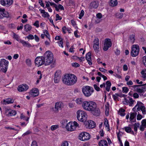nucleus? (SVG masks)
<instances>
[{"instance_id":"bf43d9fd","label":"nucleus","mask_w":146,"mask_h":146,"mask_svg":"<svg viewBox=\"0 0 146 146\" xmlns=\"http://www.w3.org/2000/svg\"><path fill=\"white\" fill-rule=\"evenodd\" d=\"M72 125L73 126H74V127H75V129H76V127L78 126V124L75 121H74L73 123H72Z\"/></svg>"},{"instance_id":"dca6fc26","label":"nucleus","mask_w":146,"mask_h":146,"mask_svg":"<svg viewBox=\"0 0 146 146\" xmlns=\"http://www.w3.org/2000/svg\"><path fill=\"white\" fill-rule=\"evenodd\" d=\"M66 128L68 131H72L75 129V127L73 126L72 123L71 122H69L67 124Z\"/></svg>"},{"instance_id":"e433bc0d","label":"nucleus","mask_w":146,"mask_h":146,"mask_svg":"<svg viewBox=\"0 0 146 146\" xmlns=\"http://www.w3.org/2000/svg\"><path fill=\"white\" fill-rule=\"evenodd\" d=\"M93 45H98L99 44V40L98 38H96L93 42Z\"/></svg>"},{"instance_id":"a211bd4d","label":"nucleus","mask_w":146,"mask_h":146,"mask_svg":"<svg viewBox=\"0 0 146 146\" xmlns=\"http://www.w3.org/2000/svg\"><path fill=\"white\" fill-rule=\"evenodd\" d=\"M29 86L27 85H22L19 86L18 90L19 92L24 91L27 90Z\"/></svg>"},{"instance_id":"c03bdc74","label":"nucleus","mask_w":146,"mask_h":146,"mask_svg":"<svg viewBox=\"0 0 146 146\" xmlns=\"http://www.w3.org/2000/svg\"><path fill=\"white\" fill-rule=\"evenodd\" d=\"M146 72V70H142L141 72L142 77L144 78H146V73L145 72Z\"/></svg>"},{"instance_id":"5701e85b","label":"nucleus","mask_w":146,"mask_h":146,"mask_svg":"<svg viewBox=\"0 0 146 146\" xmlns=\"http://www.w3.org/2000/svg\"><path fill=\"white\" fill-rule=\"evenodd\" d=\"M122 129H124L125 131L127 133H129L133 135H134V132L132 130L131 127H125Z\"/></svg>"},{"instance_id":"ddd939ff","label":"nucleus","mask_w":146,"mask_h":146,"mask_svg":"<svg viewBox=\"0 0 146 146\" xmlns=\"http://www.w3.org/2000/svg\"><path fill=\"white\" fill-rule=\"evenodd\" d=\"M9 17V13L5 11L4 8H0V18L2 19L4 17Z\"/></svg>"},{"instance_id":"9d476101","label":"nucleus","mask_w":146,"mask_h":146,"mask_svg":"<svg viewBox=\"0 0 146 146\" xmlns=\"http://www.w3.org/2000/svg\"><path fill=\"white\" fill-rule=\"evenodd\" d=\"M112 45L111 40L110 39L108 38H106L105 40L103 50L106 51L108 50L109 48Z\"/></svg>"},{"instance_id":"a18cd8bd","label":"nucleus","mask_w":146,"mask_h":146,"mask_svg":"<svg viewBox=\"0 0 146 146\" xmlns=\"http://www.w3.org/2000/svg\"><path fill=\"white\" fill-rule=\"evenodd\" d=\"M118 96H119L117 94H115L112 95V98L115 101H116L117 99Z\"/></svg>"},{"instance_id":"4d7b16f0","label":"nucleus","mask_w":146,"mask_h":146,"mask_svg":"<svg viewBox=\"0 0 146 146\" xmlns=\"http://www.w3.org/2000/svg\"><path fill=\"white\" fill-rule=\"evenodd\" d=\"M143 63L144 65L146 67V56L143 57Z\"/></svg>"},{"instance_id":"473e14b6","label":"nucleus","mask_w":146,"mask_h":146,"mask_svg":"<svg viewBox=\"0 0 146 146\" xmlns=\"http://www.w3.org/2000/svg\"><path fill=\"white\" fill-rule=\"evenodd\" d=\"M76 103L78 104H82H82L84 102V100L81 98H78L76 100Z\"/></svg>"},{"instance_id":"f704fd0d","label":"nucleus","mask_w":146,"mask_h":146,"mask_svg":"<svg viewBox=\"0 0 146 146\" xmlns=\"http://www.w3.org/2000/svg\"><path fill=\"white\" fill-rule=\"evenodd\" d=\"M32 29V27L29 24H27L25 25L24 29L25 31L27 32L30 31Z\"/></svg>"},{"instance_id":"4c0bfd02","label":"nucleus","mask_w":146,"mask_h":146,"mask_svg":"<svg viewBox=\"0 0 146 146\" xmlns=\"http://www.w3.org/2000/svg\"><path fill=\"white\" fill-rule=\"evenodd\" d=\"M140 124L139 123H135L133 125L134 126V129L135 131L137 132V128L139 127Z\"/></svg>"},{"instance_id":"052dcab7","label":"nucleus","mask_w":146,"mask_h":146,"mask_svg":"<svg viewBox=\"0 0 146 146\" xmlns=\"http://www.w3.org/2000/svg\"><path fill=\"white\" fill-rule=\"evenodd\" d=\"M20 25L21 26H18L17 27V29L18 30H22L23 29V25L21 23Z\"/></svg>"},{"instance_id":"09e8293b","label":"nucleus","mask_w":146,"mask_h":146,"mask_svg":"<svg viewBox=\"0 0 146 146\" xmlns=\"http://www.w3.org/2000/svg\"><path fill=\"white\" fill-rule=\"evenodd\" d=\"M20 118L21 119H24L26 120L27 121H28V119H29V117L27 118H26L25 116L23 115V114H21Z\"/></svg>"},{"instance_id":"864d4df0","label":"nucleus","mask_w":146,"mask_h":146,"mask_svg":"<svg viewBox=\"0 0 146 146\" xmlns=\"http://www.w3.org/2000/svg\"><path fill=\"white\" fill-rule=\"evenodd\" d=\"M59 45L62 48H63V43L62 40V39H61V40L58 42Z\"/></svg>"},{"instance_id":"bb28decb","label":"nucleus","mask_w":146,"mask_h":146,"mask_svg":"<svg viewBox=\"0 0 146 146\" xmlns=\"http://www.w3.org/2000/svg\"><path fill=\"white\" fill-rule=\"evenodd\" d=\"M99 146H108L107 141L105 140H101L99 143Z\"/></svg>"},{"instance_id":"3c124183","label":"nucleus","mask_w":146,"mask_h":146,"mask_svg":"<svg viewBox=\"0 0 146 146\" xmlns=\"http://www.w3.org/2000/svg\"><path fill=\"white\" fill-rule=\"evenodd\" d=\"M84 11L83 10H82L81 11V12L79 15V18L81 19H82V17L84 16Z\"/></svg>"},{"instance_id":"2eb2a0df","label":"nucleus","mask_w":146,"mask_h":146,"mask_svg":"<svg viewBox=\"0 0 146 146\" xmlns=\"http://www.w3.org/2000/svg\"><path fill=\"white\" fill-rule=\"evenodd\" d=\"M30 95L31 96L34 97L38 96L39 94L38 89L37 88H33L31 90Z\"/></svg>"},{"instance_id":"c9c22d12","label":"nucleus","mask_w":146,"mask_h":146,"mask_svg":"<svg viewBox=\"0 0 146 146\" xmlns=\"http://www.w3.org/2000/svg\"><path fill=\"white\" fill-rule=\"evenodd\" d=\"M109 105L108 104L107 105H105V112L106 115L108 116L109 115Z\"/></svg>"},{"instance_id":"c85d7f7f","label":"nucleus","mask_w":146,"mask_h":146,"mask_svg":"<svg viewBox=\"0 0 146 146\" xmlns=\"http://www.w3.org/2000/svg\"><path fill=\"white\" fill-rule=\"evenodd\" d=\"M106 90L107 91L109 92L111 85V83L110 81L108 80L106 82Z\"/></svg>"},{"instance_id":"e2e57ef3","label":"nucleus","mask_w":146,"mask_h":146,"mask_svg":"<svg viewBox=\"0 0 146 146\" xmlns=\"http://www.w3.org/2000/svg\"><path fill=\"white\" fill-rule=\"evenodd\" d=\"M27 37L29 39H33L34 38V36L32 35H29L28 36H27Z\"/></svg>"},{"instance_id":"5fc2aeb1","label":"nucleus","mask_w":146,"mask_h":146,"mask_svg":"<svg viewBox=\"0 0 146 146\" xmlns=\"http://www.w3.org/2000/svg\"><path fill=\"white\" fill-rule=\"evenodd\" d=\"M129 100L126 98H124V100L123 101V103L124 104H128Z\"/></svg>"},{"instance_id":"680f3d73","label":"nucleus","mask_w":146,"mask_h":146,"mask_svg":"<svg viewBox=\"0 0 146 146\" xmlns=\"http://www.w3.org/2000/svg\"><path fill=\"white\" fill-rule=\"evenodd\" d=\"M133 96L134 98H137L139 97V95L136 93H134Z\"/></svg>"},{"instance_id":"6e6d98bb","label":"nucleus","mask_w":146,"mask_h":146,"mask_svg":"<svg viewBox=\"0 0 146 146\" xmlns=\"http://www.w3.org/2000/svg\"><path fill=\"white\" fill-rule=\"evenodd\" d=\"M94 87L95 89L97 91H100V88L96 84H94Z\"/></svg>"},{"instance_id":"f03ea898","label":"nucleus","mask_w":146,"mask_h":146,"mask_svg":"<svg viewBox=\"0 0 146 146\" xmlns=\"http://www.w3.org/2000/svg\"><path fill=\"white\" fill-rule=\"evenodd\" d=\"M77 77L74 74H67L62 78L63 83L67 86H72L75 84L77 82Z\"/></svg>"},{"instance_id":"412c9836","label":"nucleus","mask_w":146,"mask_h":146,"mask_svg":"<svg viewBox=\"0 0 146 146\" xmlns=\"http://www.w3.org/2000/svg\"><path fill=\"white\" fill-rule=\"evenodd\" d=\"M6 111V113L8 116L15 115L16 114V112L14 110H9L8 109H7Z\"/></svg>"},{"instance_id":"de8ad7c7","label":"nucleus","mask_w":146,"mask_h":146,"mask_svg":"<svg viewBox=\"0 0 146 146\" xmlns=\"http://www.w3.org/2000/svg\"><path fill=\"white\" fill-rule=\"evenodd\" d=\"M58 125H52L51 127V129L52 131H54L58 127Z\"/></svg>"},{"instance_id":"1a4fd4ad","label":"nucleus","mask_w":146,"mask_h":146,"mask_svg":"<svg viewBox=\"0 0 146 146\" xmlns=\"http://www.w3.org/2000/svg\"><path fill=\"white\" fill-rule=\"evenodd\" d=\"M35 65L38 67H39L44 64L45 65V60L43 56H38L35 60Z\"/></svg>"},{"instance_id":"ea45409f","label":"nucleus","mask_w":146,"mask_h":146,"mask_svg":"<svg viewBox=\"0 0 146 146\" xmlns=\"http://www.w3.org/2000/svg\"><path fill=\"white\" fill-rule=\"evenodd\" d=\"M13 38L14 39H16L18 41H20V40H21L19 38V35L15 33H13Z\"/></svg>"},{"instance_id":"69168bd1","label":"nucleus","mask_w":146,"mask_h":146,"mask_svg":"<svg viewBox=\"0 0 146 146\" xmlns=\"http://www.w3.org/2000/svg\"><path fill=\"white\" fill-rule=\"evenodd\" d=\"M72 66H73L77 67H79L80 66V65L78 63L76 62H75L72 64Z\"/></svg>"},{"instance_id":"49530a36","label":"nucleus","mask_w":146,"mask_h":146,"mask_svg":"<svg viewBox=\"0 0 146 146\" xmlns=\"http://www.w3.org/2000/svg\"><path fill=\"white\" fill-rule=\"evenodd\" d=\"M26 63L27 65L29 66H30L31 64V61L29 59H27L26 60Z\"/></svg>"},{"instance_id":"13d9d810","label":"nucleus","mask_w":146,"mask_h":146,"mask_svg":"<svg viewBox=\"0 0 146 146\" xmlns=\"http://www.w3.org/2000/svg\"><path fill=\"white\" fill-rule=\"evenodd\" d=\"M67 28L66 27L64 26L62 28V31L64 34H66V30Z\"/></svg>"},{"instance_id":"cd10ccee","label":"nucleus","mask_w":146,"mask_h":146,"mask_svg":"<svg viewBox=\"0 0 146 146\" xmlns=\"http://www.w3.org/2000/svg\"><path fill=\"white\" fill-rule=\"evenodd\" d=\"M137 113L136 112L131 113L129 118L130 121L134 122L133 120L135 118Z\"/></svg>"},{"instance_id":"c756f323","label":"nucleus","mask_w":146,"mask_h":146,"mask_svg":"<svg viewBox=\"0 0 146 146\" xmlns=\"http://www.w3.org/2000/svg\"><path fill=\"white\" fill-rule=\"evenodd\" d=\"M129 38L130 42H131L132 44H133L135 40V35L133 34L130 35L129 36Z\"/></svg>"},{"instance_id":"a878e982","label":"nucleus","mask_w":146,"mask_h":146,"mask_svg":"<svg viewBox=\"0 0 146 146\" xmlns=\"http://www.w3.org/2000/svg\"><path fill=\"white\" fill-rule=\"evenodd\" d=\"M20 42L22 43L24 46L27 47H30L31 46V45L28 42H26L24 40H20Z\"/></svg>"},{"instance_id":"58836bf2","label":"nucleus","mask_w":146,"mask_h":146,"mask_svg":"<svg viewBox=\"0 0 146 146\" xmlns=\"http://www.w3.org/2000/svg\"><path fill=\"white\" fill-rule=\"evenodd\" d=\"M93 47L95 51L98 53L99 51V45H93Z\"/></svg>"},{"instance_id":"f8f14e48","label":"nucleus","mask_w":146,"mask_h":146,"mask_svg":"<svg viewBox=\"0 0 146 146\" xmlns=\"http://www.w3.org/2000/svg\"><path fill=\"white\" fill-rule=\"evenodd\" d=\"M63 106V104L61 102H58L55 103L54 108H53V111L55 113H57L61 110Z\"/></svg>"},{"instance_id":"79ce46f5","label":"nucleus","mask_w":146,"mask_h":146,"mask_svg":"<svg viewBox=\"0 0 146 146\" xmlns=\"http://www.w3.org/2000/svg\"><path fill=\"white\" fill-rule=\"evenodd\" d=\"M129 89L127 87H124L122 88V92L125 94L127 93L129 91Z\"/></svg>"},{"instance_id":"774afa93","label":"nucleus","mask_w":146,"mask_h":146,"mask_svg":"<svg viewBox=\"0 0 146 146\" xmlns=\"http://www.w3.org/2000/svg\"><path fill=\"white\" fill-rule=\"evenodd\" d=\"M31 146H38L37 143L36 141H33L31 144Z\"/></svg>"},{"instance_id":"338daca9","label":"nucleus","mask_w":146,"mask_h":146,"mask_svg":"<svg viewBox=\"0 0 146 146\" xmlns=\"http://www.w3.org/2000/svg\"><path fill=\"white\" fill-rule=\"evenodd\" d=\"M34 25L37 27H39V22L38 21H35V23L34 24Z\"/></svg>"},{"instance_id":"f3484780","label":"nucleus","mask_w":146,"mask_h":146,"mask_svg":"<svg viewBox=\"0 0 146 146\" xmlns=\"http://www.w3.org/2000/svg\"><path fill=\"white\" fill-rule=\"evenodd\" d=\"M99 5V2L98 1H94L91 2L90 5V9H97Z\"/></svg>"},{"instance_id":"393cba45","label":"nucleus","mask_w":146,"mask_h":146,"mask_svg":"<svg viewBox=\"0 0 146 146\" xmlns=\"http://www.w3.org/2000/svg\"><path fill=\"white\" fill-rule=\"evenodd\" d=\"M3 102L5 104H12L14 102V101L12 98H8L5 100H4Z\"/></svg>"},{"instance_id":"7c9ffc66","label":"nucleus","mask_w":146,"mask_h":146,"mask_svg":"<svg viewBox=\"0 0 146 146\" xmlns=\"http://www.w3.org/2000/svg\"><path fill=\"white\" fill-rule=\"evenodd\" d=\"M125 110L123 108H120L118 111V114L122 116H124L125 115Z\"/></svg>"},{"instance_id":"0eeeda50","label":"nucleus","mask_w":146,"mask_h":146,"mask_svg":"<svg viewBox=\"0 0 146 146\" xmlns=\"http://www.w3.org/2000/svg\"><path fill=\"white\" fill-rule=\"evenodd\" d=\"M137 108V111H138L141 110L142 112V113L144 115L146 114V110L145 107L144 106V104L140 102H137L136 105L133 108L132 110L134 111H136V108Z\"/></svg>"},{"instance_id":"0e129e2a","label":"nucleus","mask_w":146,"mask_h":146,"mask_svg":"<svg viewBox=\"0 0 146 146\" xmlns=\"http://www.w3.org/2000/svg\"><path fill=\"white\" fill-rule=\"evenodd\" d=\"M99 70L102 72L104 73L106 72H107V70L103 68H99Z\"/></svg>"},{"instance_id":"4be33fe9","label":"nucleus","mask_w":146,"mask_h":146,"mask_svg":"<svg viewBox=\"0 0 146 146\" xmlns=\"http://www.w3.org/2000/svg\"><path fill=\"white\" fill-rule=\"evenodd\" d=\"M95 127V122L92 120H89L88 121V127L89 128H93Z\"/></svg>"},{"instance_id":"603ef678","label":"nucleus","mask_w":146,"mask_h":146,"mask_svg":"<svg viewBox=\"0 0 146 146\" xmlns=\"http://www.w3.org/2000/svg\"><path fill=\"white\" fill-rule=\"evenodd\" d=\"M141 125L144 126L146 127V119H144L141 122Z\"/></svg>"},{"instance_id":"7ed1b4c3","label":"nucleus","mask_w":146,"mask_h":146,"mask_svg":"<svg viewBox=\"0 0 146 146\" xmlns=\"http://www.w3.org/2000/svg\"><path fill=\"white\" fill-rule=\"evenodd\" d=\"M43 56L45 60V65H49L52 63L54 57L53 54L50 51H46Z\"/></svg>"},{"instance_id":"8fccbe9b","label":"nucleus","mask_w":146,"mask_h":146,"mask_svg":"<svg viewBox=\"0 0 146 146\" xmlns=\"http://www.w3.org/2000/svg\"><path fill=\"white\" fill-rule=\"evenodd\" d=\"M137 92L139 93H142L143 92V89H141L139 88H137L135 90Z\"/></svg>"},{"instance_id":"a19ab883","label":"nucleus","mask_w":146,"mask_h":146,"mask_svg":"<svg viewBox=\"0 0 146 146\" xmlns=\"http://www.w3.org/2000/svg\"><path fill=\"white\" fill-rule=\"evenodd\" d=\"M69 141H65L62 142L61 146H68Z\"/></svg>"},{"instance_id":"aec40b11","label":"nucleus","mask_w":146,"mask_h":146,"mask_svg":"<svg viewBox=\"0 0 146 146\" xmlns=\"http://www.w3.org/2000/svg\"><path fill=\"white\" fill-rule=\"evenodd\" d=\"M86 59L88 64L90 65H92V62L91 61V54L90 52H88L87 54L86 55Z\"/></svg>"},{"instance_id":"20e7f679","label":"nucleus","mask_w":146,"mask_h":146,"mask_svg":"<svg viewBox=\"0 0 146 146\" xmlns=\"http://www.w3.org/2000/svg\"><path fill=\"white\" fill-rule=\"evenodd\" d=\"M9 61L5 59L0 60V71L5 73L7 71L9 65Z\"/></svg>"},{"instance_id":"72a5a7b5","label":"nucleus","mask_w":146,"mask_h":146,"mask_svg":"<svg viewBox=\"0 0 146 146\" xmlns=\"http://www.w3.org/2000/svg\"><path fill=\"white\" fill-rule=\"evenodd\" d=\"M117 4V0H111L110 5L111 6L114 7L116 6Z\"/></svg>"},{"instance_id":"9b49d317","label":"nucleus","mask_w":146,"mask_h":146,"mask_svg":"<svg viewBox=\"0 0 146 146\" xmlns=\"http://www.w3.org/2000/svg\"><path fill=\"white\" fill-rule=\"evenodd\" d=\"M79 137L80 140L82 141H85L90 139V135L86 132L82 133L80 134Z\"/></svg>"},{"instance_id":"2f4dec72","label":"nucleus","mask_w":146,"mask_h":146,"mask_svg":"<svg viewBox=\"0 0 146 146\" xmlns=\"http://www.w3.org/2000/svg\"><path fill=\"white\" fill-rule=\"evenodd\" d=\"M104 124L106 128H107V129L108 131H109L110 130L109 126L108 124V119L105 118L104 119Z\"/></svg>"},{"instance_id":"6ab92c4d","label":"nucleus","mask_w":146,"mask_h":146,"mask_svg":"<svg viewBox=\"0 0 146 146\" xmlns=\"http://www.w3.org/2000/svg\"><path fill=\"white\" fill-rule=\"evenodd\" d=\"M60 71H57L55 73L54 78V82L55 83H58L59 82L60 77Z\"/></svg>"},{"instance_id":"f257e3e1","label":"nucleus","mask_w":146,"mask_h":146,"mask_svg":"<svg viewBox=\"0 0 146 146\" xmlns=\"http://www.w3.org/2000/svg\"><path fill=\"white\" fill-rule=\"evenodd\" d=\"M82 108L84 110L91 112L96 116H99L100 114V110L97 107L96 104L94 102L84 101L82 104Z\"/></svg>"},{"instance_id":"4468645a","label":"nucleus","mask_w":146,"mask_h":146,"mask_svg":"<svg viewBox=\"0 0 146 146\" xmlns=\"http://www.w3.org/2000/svg\"><path fill=\"white\" fill-rule=\"evenodd\" d=\"M13 3V0H0V3L2 5L9 7Z\"/></svg>"},{"instance_id":"423d86ee","label":"nucleus","mask_w":146,"mask_h":146,"mask_svg":"<svg viewBox=\"0 0 146 146\" xmlns=\"http://www.w3.org/2000/svg\"><path fill=\"white\" fill-rule=\"evenodd\" d=\"M82 90L84 95L87 97L90 96L94 91L92 87L88 86H83Z\"/></svg>"},{"instance_id":"6e6552de","label":"nucleus","mask_w":146,"mask_h":146,"mask_svg":"<svg viewBox=\"0 0 146 146\" xmlns=\"http://www.w3.org/2000/svg\"><path fill=\"white\" fill-rule=\"evenodd\" d=\"M139 46L138 44H133L131 47V55L133 57H136L139 53Z\"/></svg>"},{"instance_id":"b1692460","label":"nucleus","mask_w":146,"mask_h":146,"mask_svg":"<svg viewBox=\"0 0 146 146\" xmlns=\"http://www.w3.org/2000/svg\"><path fill=\"white\" fill-rule=\"evenodd\" d=\"M41 13L43 14L42 16L44 18L49 17L50 16L47 12H46L44 10L40 9Z\"/></svg>"},{"instance_id":"37998d69","label":"nucleus","mask_w":146,"mask_h":146,"mask_svg":"<svg viewBox=\"0 0 146 146\" xmlns=\"http://www.w3.org/2000/svg\"><path fill=\"white\" fill-rule=\"evenodd\" d=\"M127 98H129V100L128 104H130V105H129V106H132V105L133 103V102L134 101V100H133L132 98H131L129 97H128Z\"/></svg>"},{"instance_id":"39448f33","label":"nucleus","mask_w":146,"mask_h":146,"mask_svg":"<svg viewBox=\"0 0 146 146\" xmlns=\"http://www.w3.org/2000/svg\"><path fill=\"white\" fill-rule=\"evenodd\" d=\"M87 115L85 111L79 110L77 112V118L79 121L81 122H85L86 120Z\"/></svg>"}]
</instances>
